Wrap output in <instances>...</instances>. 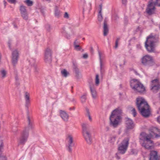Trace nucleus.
Returning a JSON list of instances; mask_svg holds the SVG:
<instances>
[{
  "mask_svg": "<svg viewBox=\"0 0 160 160\" xmlns=\"http://www.w3.org/2000/svg\"><path fill=\"white\" fill-rule=\"evenodd\" d=\"M28 127L25 128L21 134V136L19 138L18 143V144L24 145L27 140L29 135L28 131L30 129H32V122L30 117L27 116Z\"/></svg>",
  "mask_w": 160,
  "mask_h": 160,
  "instance_id": "nucleus-1",
  "label": "nucleus"
},
{
  "mask_svg": "<svg viewBox=\"0 0 160 160\" xmlns=\"http://www.w3.org/2000/svg\"><path fill=\"white\" fill-rule=\"evenodd\" d=\"M141 136H142L143 140V142L142 143L143 147L148 150L152 149L154 148V143L151 140L153 138V136L152 135L143 133L141 134Z\"/></svg>",
  "mask_w": 160,
  "mask_h": 160,
  "instance_id": "nucleus-2",
  "label": "nucleus"
},
{
  "mask_svg": "<svg viewBox=\"0 0 160 160\" xmlns=\"http://www.w3.org/2000/svg\"><path fill=\"white\" fill-rule=\"evenodd\" d=\"M121 110L116 109L112 112L110 117V124L114 128L117 127L120 124L121 121Z\"/></svg>",
  "mask_w": 160,
  "mask_h": 160,
  "instance_id": "nucleus-3",
  "label": "nucleus"
},
{
  "mask_svg": "<svg viewBox=\"0 0 160 160\" xmlns=\"http://www.w3.org/2000/svg\"><path fill=\"white\" fill-rule=\"evenodd\" d=\"M82 127L83 135L86 141L88 144H91L92 143V138L89 124L86 123H83L82 124Z\"/></svg>",
  "mask_w": 160,
  "mask_h": 160,
  "instance_id": "nucleus-4",
  "label": "nucleus"
},
{
  "mask_svg": "<svg viewBox=\"0 0 160 160\" xmlns=\"http://www.w3.org/2000/svg\"><path fill=\"white\" fill-rule=\"evenodd\" d=\"M157 40L151 35L148 37L145 42V47L147 50L150 52H154L155 50V43Z\"/></svg>",
  "mask_w": 160,
  "mask_h": 160,
  "instance_id": "nucleus-5",
  "label": "nucleus"
},
{
  "mask_svg": "<svg viewBox=\"0 0 160 160\" xmlns=\"http://www.w3.org/2000/svg\"><path fill=\"white\" fill-rule=\"evenodd\" d=\"M130 86L136 92L141 93L144 92L145 90V88L143 85L138 80H132L130 82Z\"/></svg>",
  "mask_w": 160,
  "mask_h": 160,
  "instance_id": "nucleus-6",
  "label": "nucleus"
},
{
  "mask_svg": "<svg viewBox=\"0 0 160 160\" xmlns=\"http://www.w3.org/2000/svg\"><path fill=\"white\" fill-rule=\"evenodd\" d=\"M136 105L138 110H142V112L143 113L144 109L149 108V106L145 100L142 98H138L137 99Z\"/></svg>",
  "mask_w": 160,
  "mask_h": 160,
  "instance_id": "nucleus-7",
  "label": "nucleus"
},
{
  "mask_svg": "<svg viewBox=\"0 0 160 160\" xmlns=\"http://www.w3.org/2000/svg\"><path fill=\"white\" fill-rule=\"evenodd\" d=\"M155 6L153 2V0H149L148 2L145 12L148 15L151 16L156 13Z\"/></svg>",
  "mask_w": 160,
  "mask_h": 160,
  "instance_id": "nucleus-8",
  "label": "nucleus"
},
{
  "mask_svg": "<svg viewBox=\"0 0 160 160\" xmlns=\"http://www.w3.org/2000/svg\"><path fill=\"white\" fill-rule=\"evenodd\" d=\"M142 63L144 66H151L154 64V62L152 57L149 55H146L142 58Z\"/></svg>",
  "mask_w": 160,
  "mask_h": 160,
  "instance_id": "nucleus-9",
  "label": "nucleus"
},
{
  "mask_svg": "<svg viewBox=\"0 0 160 160\" xmlns=\"http://www.w3.org/2000/svg\"><path fill=\"white\" fill-rule=\"evenodd\" d=\"M129 144V140L128 138L124 139L119 144L118 150L119 152L124 154L126 151Z\"/></svg>",
  "mask_w": 160,
  "mask_h": 160,
  "instance_id": "nucleus-10",
  "label": "nucleus"
},
{
  "mask_svg": "<svg viewBox=\"0 0 160 160\" xmlns=\"http://www.w3.org/2000/svg\"><path fill=\"white\" fill-rule=\"evenodd\" d=\"M66 140L68 142V144L66 146L67 150L69 152L71 153L72 152V147L74 145L72 136L71 135H68L67 137Z\"/></svg>",
  "mask_w": 160,
  "mask_h": 160,
  "instance_id": "nucleus-11",
  "label": "nucleus"
},
{
  "mask_svg": "<svg viewBox=\"0 0 160 160\" xmlns=\"http://www.w3.org/2000/svg\"><path fill=\"white\" fill-rule=\"evenodd\" d=\"M160 88V84L159 80L156 79L151 81L150 85L151 89L154 92H156Z\"/></svg>",
  "mask_w": 160,
  "mask_h": 160,
  "instance_id": "nucleus-12",
  "label": "nucleus"
},
{
  "mask_svg": "<svg viewBox=\"0 0 160 160\" xmlns=\"http://www.w3.org/2000/svg\"><path fill=\"white\" fill-rule=\"evenodd\" d=\"M52 52L51 50L48 48L46 49L44 53V61L47 63H50L52 61Z\"/></svg>",
  "mask_w": 160,
  "mask_h": 160,
  "instance_id": "nucleus-13",
  "label": "nucleus"
},
{
  "mask_svg": "<svg viewBox=\"0 0 160 160\" xmlns=\"http://www.w3.org/2000/svg\"><path fill=\"white\" fill-rule=\"evenodd\" d=\"M19 57L18 52L17 50H15L12 52V61L14 66L17 64Z\"/></svg>",
  "mask_w": 160,
  "mask_h": 160,
  "instance_id": "nucleus-14",
  "label": "nucleus"
},
{
  "mask_svg": "<svg viewBox=\"0 0 160 160\" xmlns=\"http://www.w3.org/2000/svg\"><path fill=\"white\" fill-rule=\"evenodd\" d=\"M151 134L153 136V138H158L160 137V130L156 127H152L150 129Z\"/></svg>",
  "mask_w": 160,
  "mask_h": 160,
  "instance_id": "nucleus-15",
  "label": "nucleus"
},
{
  "mask_svg": "<svg viewBox=\"0 0 160 160\" xmlns=\"http://www.w3.org/2000/svg\"><path fill=\"white\" fill-rule=\"evenodd\" d=\"M59 114L60 117L63 121L65 122H68V121L69 115L64 111L60 110L59 111Z\"/></svg>",
  "mask_w": 160,
  "mask_h": 160,
  "instance_id": "nucleus-16",
  "label": "nucleus"
},
{
  "mask_svg": "<svg viewBox=\"0 0 160 160\" xmlns=\"http://www.w3.org/2000/svg\"><path fill=\"white\" fill-rule=\"evenodd\" d=\"M158 158V152L155 151H151L150 153L149 160H157Z\"/></svg>",
  "mask_w": 160,
  "mask_h": 160,
  "instance_id": "nucleus-17",
  "label": "nucleus"
},
{
  "mask_svg": "<svg viewBox=\"0 0 160 160\" xmlns=\"http://www.w3.org/2000/svg\"><path fill=\"white\" fill-rule=\"evenodd\" d=\"M71 33L68 32H67L65 30V28L63 27L62 29V32L63 33H65L66 34L67 38L68 39H69L71 38V36L72 35H74L75 34L74 31L73 30L71 29Z\"/></svg>",
  "mask_w": 160,
  "mask_h": 160,
  "instance_id": "nucleus-18",
  "label": "nucleus"
},
{
  "mask_svg": "<svg viewBox=\"0 0 160 160\" xmlns=\"http://www.w3.org/2000/svg\"><path fill=\"white\" fill-rule=\"evenodd\" d=\"M89 86L93 98H96L97 96V93L94 85L93 84L91 83L89 84Z\"/></svg>",
  "mask_w": 160,
  "mask_h": 160,
  "instance_id": "nucleus-19",
  "label": "nucleus"
},
{
  "mask_svg": "<svg viewBox=\"0 0 160 160\" xmlns=\"http://www.w3.org/2000/svg\"><path fill=\"white\" fill-rule=\"evenodd\" d=\"M126 127L128 129H132L134 126L132 121L129 118H127L126 121Z\"/></svg>",
  "mask_w": 160,
  "mask_h": 160,
  "instance_id": "nucleus-20",
  "label": "nucleus"
},
{
  "mask_svg": "<svg viewBox=\"0 0 160 160\" xmlns=\"http://www.w3.org/2000/svg\"><path fill=\"white\" fill-rule=\"evenodd\" d=\"M103 35L104 36H106L107 35L108 32V25L107 23V21L106 19H105L103 23Z\"/></svg>",
  "mask_w": 160,
  "mask_h": 160,
  "instance_id": "nucleus-21",
  "label": "nucleus"
},
{
  "mask_svg": "<svg viewBox=\"0 0 160 160\" xmlns=\"http://www.w3.org/2000/svg\"><path fill=\"white\" fill-rule=\"evenodd\" d=\"M141 114L144 117H148L150 114V111L149 108L144 109L143 113L142 112V110H139Z\"/></svg>",
  "mask_w": 160,
  "mask_h": 160,
  "instance_id": "nucleus-22",
  "label": "nucleus"
},
{
  "mask_svg": "<svg viewBox=\"0 0 160 160\" xmlns=\"http://www.w3.org/2000/svg\"><path fill=\"white\" fill-rule=\"evenodd\" d=\"M54 14L55 16L58 18L60 17L61 14V12L58 10L57 6L55 7Z\"/></svg>",
  "mask_w": 160,
  "mask_h": 160,
  "instance_id": "nucleus-23",
  "label": "nucleus"
},
{
  "mask_svg": "<svg viewBox=\"0 0 160 160\" xmlns=\"http://www.w3.org/2000/svg\"><path fill=\"white\" fill-rule=\"evenodd\" d=\"M20 10L21 14L27 12L26 7L23 5H21L20 6Z\"/></svg>",
  "mask_w": 160,
  "mask_h": 160,
  "instance_id": "nucleus-24",
  "label": "nucleus"
},
{
  "mask_svg": "<svg viewBox=\"0 0 160 160\" xmlns=\"http://www.w3.org/2000/svg\"><path fill=\"white\" fill-rule=\"evenodd\" d=\"M23 19L25 20H28V12L21 14Z\"/></svg>",
  "mask_w": 160,
  "mask_h": 160,
  "instance_id": "nucleus-25",
  "label": "nucleus"
},
{
  "mask_svg": "<svg viewBox=\"0 0 160 160\" xmlns=\"http://www.w3.org/2000/svg\"><path fill=\"white\" fill-rule=\"evenodd\" d=\"M0 75L2 78H5L7 74L6 71L4 69H2L0 71Z\"/></svg>",
  "mask_w": 160,
  "mask_h": 160,
  "instance_id": "nucleus-26",
  "label": "nucleus"
},
{
  "mask_svg": "<svg viewBox=\"0 0 160 160\" xmlns=\"http://www.w3.org/2000/svg\"><path fill=\"white\" fill-rule=\"evenodd\" d=\"M87 94L84 93V94L80 97L81 101L82 103H84L86 102L87 99L86 98Z\"/></svg>",
  "mask_w": 160,
  "mask_h": 160,
  "instance_id": "nucleus-27",
  "label": "nucleus"
},
{
  "mask_svg": "<svg viewBox=\"0 0 160 160\" xmlns=\"http://www.w3.org/2000/svg\"><path fill=\"white\" fill-rule=\"evenodd\" d=\"M61 73L63 76L65 77H67L69 74V73L65 69L61 71Z\"/></svg>",
  "mask_w": 160,
  "mask_h": 160,
  "instance_id": "nucleus-28",
  "label": "nucleus"
},
{
  "mask_svg": "<svg viewBox=\"0 0 160 160\" xmlns=\"http://www.w3.org/2000/svg\"><path fill=\"white\" fill-rule=\"evenodd\" d=\"M98 52L99 55L100 61V62H102V60L103 58L102 54L101 52L99 50H98Z\"/></svg>",
  "mask_w": 160,
  "mask_h": 160,
  "instance_id": "nucleus-29",
  "label": "nucleus"
},
{
  "mask_svg": "<svg viewBox=\"0 0 160 160\" xmlns=\"http://www.w3.org/2000/svg\"><path fill=\"white\" fill-rule=\"evenodd\" d=\"M99 83V75L96 74L95 78V84L96 85L98 86Z\"/></svg>",
  "mask_w": 160,
  "mask_h": 160,
  "instance_id": "nucleus-30",
  "label": "nucleus"
},
{
  "mask_svg": "<svg viewBox=\"0 0 160 160\" xmlns=\"http://www.w3.org/2000/svg\"><path fill=\"white\" fill-rule=\"evenodd\" d=\"M73 68L75 72L79 71V69L78 68L77 65L76 64H75L74 62H73Z\"/></svg>",
  "mask_w": 160,
  "mask_h": 160,
  "instance_id": "nucleus-31",
  "label": "nucleus"
},
{
  "mask_svg": "<svg viewBox=\"0 0 160 160\" xmlns=\"http://www.w3.org/2000/svg\"><path fill=\"white\" fill-rule=\"evenodd\" d=\"M76 74V78H80L82 77V75L79 72V71L75 72Z\"/></svg>",
  "mask_w": 160,
  "mask_h": 160,
  "instance_id": "nucleus-32",
  "label": "nucleus"
},
{
  "mask_svg": "<svg viewBox=\"0 0 160 160\" xmlns=\"http://www.w3.org/2000/svg\"><path fill=\"white\" fill-rule=\"evenodd\" d=\"M120 39L119 38H117V39L115 41V45L114 48L115 49H117L118 47V42Z\"/></svg>",
  "mask_w": 160,
  "mask_h": 160,
  "instance_id": "nucleus-33",
  "label": "nucleus"
},
{
  "mask_svg": "<svg viewBox=\"0 0 160 160\" xmlns=\"http://www.w3.org/2000/svg\"><path fill=\"white\" fill-rule=\"evenodd\" d=\"M45 28L47 31L48 32H50L52 29L50 25L49 24H47L46 25Z\"/></svg>",
  "mask_w": 160,
  "mask_h": 160,
  "instance_id": "nucleus-34",
  "label": "nucleus"
},
{
  "mask_svg": "<svg viewBox=\"0 0 160 160\" xmlns=\"http://www.w3.org/2000/svg\"><path fill=\"white\" fill-rule=\"evenodd\" d=\"M153 2L155 6H157L158 7H160V0H156L155 2L153 1Z\"/></svg>",
  "mask_w": 160,
  "mask_h": 160,
  "instance_id": "nucleus-35",
  "label": "nucleus"
},
{
  "mask_svg": "<svg viewBox=\"0 0 160 160\" xmlns=\"http://www.w3.org/2000/svg\"><path fill=\"white\" fill-rule=\"evenodd\" d=\"M25 100H30L29 94L28 92H26L25 94Z\"/></svg>",
  "mask_w": 160,
  "mask_h": 160,
  "instance_id": "nucleus-36",
  "label": "nucleus"
},
{
  "mask_svg": "<svg viewBox=\"0 0 160 160\" xmlns=\"http://www.w3.org/2000/svg\"><path fill=\"white\" fill-rule=\"evenodd\" d=\"M103 18L102 16L101 13H98V20L99 21L101 22Z\"/></svg>",
  "mask_w": 160,
  "mask_h": 160,
  "instance_id": "nucleus-37",
  "label": "nucleus"
},
{
  "mask_svg": "<svg viewBox=\"0 0 160 160\" xmlns=\"http://www.w3.org/2000/svg\"><path fill=\"white\" fill-rule=\"evenodd\" d=\"M138 153V151L136 149H132L131 150V153L133 155H136Z\"/></svg>",
  "mask_w": 160,
  "mask_h": 160,
  "instance_id": "nucleus-38",
  "label": "nucleus"
},
{
  "mask_svg": "<svg viewBox=\"0 0 160 160\" xmlns=\"http://www.w3.org/2000/svg\"><path fill=\"white\" fill-rule=\"evenodd\" d=\"M30 104V100H25V106L27 108H28Z\"/></svg>",
  "mask_w": 160,
  "mask_h": 160,
  "instance_id": "nucleus-39",
  "label": "nucleus"
},
{
  "mask_svg": "<svg viewBox=\"0 0 160 160\" xmlns=\"http://www.w3.org/2000/svg\"><path fill=\"white\" fill-rule=\"evenodd\" d=\"M29 62L30 64L31 65H34L35 62V59H31L29 60Z\"/></svg>",
  "mask_w": 160,
  "mask_h": 160,
  "instance_id": "nucleus-40",
  "label": "nucleus"
},
{
  "mask_svg": "<svg viewBox=\"0 0 160 160\" xmlns=\"http://www.w3.org/2000/svg\"><path fill=\"white\" fill-rule=\"evenodd\" d=\"M74 47L75 49L77 51H80L82 49L81 48L79 45L76 46Z\"/></svg>",
  "mask_w": 160,
  "mask_h": 160,
  "instance_id": "nucleus-41",
  "label": "nucleus"
},
{
  "mask_svg": "<svg viewBox=\"0 0 160 160\" xmlns=\"http://www.w3.org/2000/svg\"><path fill=\"white\" fill-rule=\"evenodd\" d=\"M28 6H31L32 5L33 2L31 0L29 1L28 2L26 3Z\"/></svg>",
  "mask_w": 160,
  "mask_h": 160,
  "instance_id": "nucleus-42",
  "label": "nucleus"
},
{
  "mask_svg": "<svg viewBox=\"0 0 160 160\" xmlns=\"http://www.w3.org/2000/svg\"><path fill=\"white\" fill-rule=\"evenodd\" d=\"M132 114L134 117H135L137 114V113L135 108H133L132 110Z\"/></svg>",
  "mask_w": 160,
  "mask_h": 160,
  "instance_id": "nucleus-43",
  "label": "nucleus"
},
{
  "mask_svg": "<svg viewBox=\"0 0 160 160\" xmlns=\"http://www.w3.org/2000/svg\"><path fill=\"white\" fill-rule=\"evenodd\" d=\"M79 42L78 41L77 39H76L74 42V46H77L79 45Z\"/></svg>",
  "mask_w": 160,
  "mask_h": 160,
  "instance_id": "nucleus-44",
  "label": "nucleus"
},
{
  "mask_svg": "<svg viewBox=\"0 0 160 160\" xmlns=\"http://www.w3.org/2000/svg\"><path fill=\"white\" fill-rule=\"evenodd\" d=\"M8 2L14 4L16 2V0H8Z\"/></svg>",
  "mask_w": 160,
  "mask_h": 160,
  "instance_id": "nucleus-45",
  "label": "nucleus"
},
{
  "mask_svg": "<svg viewBox=\"0 0 160 160\" xmlns=\"http://www.w3.org/2000/svg\"><path fill=\"white\" fill-rule=\"evenodd\" d=\"M64 17V18H69V15L67 12H65Z\"/></svg>",
  "mask_w": 160,
  "mask_h": 160,
  "instance_id": "nucleus-46",
  "label": "nucleus"
},
{
  "mask_svg": "<svg viewBox=\"0 0 160 160\" xmlns=\"http://www.w3.org/2000/svg\"><path fill=\"white\" fill-rule=\"evenodd\" d=\"M0 151L2 149L3 146V143H2V141L0 142Z\"/></svg>",
  "mask_w": 160,
  "mask_h": 160,
  "instance_id": "nucleus-47",
  "label": "nucleus"
},
{
  "mask_svg": "<svg viewBox=\"0 0 160 160\" xmlns=\"http://www.w3.org/2000/svg\"><path fill=\"white\" fill-rule=\"evenodd\" d=\"M102 4H101L99 5V10L98 13H101L102 11Z\"/></svg>",
  "mask_w": 160,
  "mask_h": 160,
  "instance_id": "nucleus-48",
  "label": "nucleus"
},
{
  "mask_svg": "<svg viewBox=\"0 0 160 160\" xmlns=\"http://www.w3.org/2000/svg\"><path fill=\"white\" fill-rule=\"evenodd\" d=\"M0 160H7L6 157L4 156L0 157Z\"/></svg>",
  "mask_w": 160,
  "mask_h": 160,
  "instance_id": "nucleus-49",
  "label": "nucleus"
},
{
  "mask_svg": "<svg viewBox=\"0 0 160 160\" xmlns=\"http://www.w3.org/2000/svg\"><path fill=\"white\" fill-rule=\"evenodd\" d=\"M116 136H112V137H111V140L113 142L114 141L116 138Z\"/></svg>",
  "mask_w": 160,
  "mask_h": 160,
  "instance_id": "nucleus-50",
  "label": "nucleus"
},
{
  "mask_svg": "<svg viewBox=\"0 0 160 160\" xmlns=\"http://www.w3.org/2000/svg\"><path fill=\"white\" fill-rule=\"evenodd\" d=\"M100 70L104 69L102 62H100Z\"/></svg>",
  "mask_w": 160,
  "mask_h": 160,
  "instance_id": "nucleus-51",
  "label": "nucleus"
},
{
  "mask_svg": "<svg viewBox=\"0 0 160 160\" xmlns=\"http://www.w3.org/2000/svg\"><path fill=\"white\" fill-rule=\"evenodd\" d=\"M88 57V55L87 53H85L83 55V58H87Z\"/></svg>",
  "mask_w": 160,
  "mask_h": 160,
  "instance_id": "nucleus-52",
  "label": "nucleus"
},
{
  "mask_svg": "<svg viewBox=\"0 0 160 160\" xmlns=\"http://www.w3.org/2000/svg\"><path fill=\"white\" fill-rule=\"evenodd\" d=\"M11 41L9 40L8 42V46L9 47V48L10 49H11Z\"/></svg>",
  "mask_w": 160,
  "mask_h": 160,
  "instance_id": "nucleus-53",
  "label": "nucleus"
},
{
  "mask_svg": "<svg viewBox=\"0 0 160 160\" xmlns=\"http://www.w3.org/2000/svg\"><path fill=\"white\" fill-rule=\"evenodd\" d=\"M105 71L104 69L100 70V73L102 75Z\"/></svg>",
  "mask_w": 160,
  "mask_h": 160,
  "instance_id": "nucleus-54",
  "label": "nucleus"
},
{
  "mask_svg": "<svg viewBox=\"0 0 160 160\" xmlns=\"http://www.w3.org/2000/svg\"><path fill=\"white\" fill-rule=\"evenodd\" d=\"M18 131L17 129L15 128H12V131L14 132H16Z\"/></svg>",
  "mask_w": 160,
  "mask_h": 160,
  "instance_id": "nucleus-55",
  "label": "nucleus"
},
{
  "mask_svg": "<svg viewBox=\"0 0 160 160\" xmlns=\"http://www.w3.org/2000/svg\"><path fill=\"white\" fill-rule=\"evenodd\" d=\"M88 118H89V120L91 121V122L92 121V118L91 117L90 115V114H88Z\"/></svg>",
  "mask_w": 160,
  "mask_h": 160,
  "instance_id": "nucleus-56",
  "label": "nucleus"
},
{
  "mask_svg": "<svg viewBox=\"0 0 160 160\" xmlns=\"http://www.w3.org/2000/svg\"><path fill=\"white\" fill-rule=\"evenodd\" d=\"M127 0H122V3L124 4H126Z\"/></svg>",
  "mask_w": 160,
  "mask_h": 160,
  "instance_id": "nucleus-57",
  "label": "nucleus"
},
{
  "mask_svg": "<svg viewBox=\"0 0 160 160\" xmlns=\"http://www.w3.org/2000/svg\"><path fill=\"white\" fill-rule=\"evenodd\" d=\"M157 120L158 122L160 123V116L157 118Z\"/></svg>",
  "mask_w": 160,
  "mask_h": 160,
  "instance_id": "nucleus-58",
  "label": "nucleus"
},
{
  "mask_svg": "<svg viewBox=\"0 0 160 160\" xmlns=\"http://www.w3.org/2000/svg\"><path fill=\"white\" fill-rule=\"evenodd\" d=\"M86 111L87 113V115H88V114H90L89 112V109H86Z\"/></svg>",
  "mask_w": 160,
  "mask_h": 160,
  "instance_id": "nucleus-59",
  "label": "nucleus"
},
{
  "mask_svg": "<svg viewBox=\"0 0 160 160\" xmlns=\"http://www.w3.org/2000/svg\"><path fill=\"white\" fill-rule=\"evenodd\" d=\"M6 2L4 1V5L5 7V6H6Z\"/></svg>",
  "mask_w": 160,
  "mask_h": 160,
  "instance_id": "nucleus-60",
  "label": "nucleus"
},
{
  "mask_svg": "<svg viewBox=\"0 0 160 160\" xmlns=\"http://www.w3.org/2000/svg\"><path fill=\"white\" fill-rule=\"evenodd\" d=\"M158 160H160V155L159 156V158H158Z\"/></svg>",
  "mask_w": 160,
  "mask_h": 160,
  "instance_id": "nucleus-61",
  "label": "nucleus"
},
{
  "mask_svg": "<svg viewBox=\"0 0 160 160\" xmlns=\"http://www.w3.org/2000/svg\"><path fill=\"white\" fill-rule=\"evenodd\" d=\"M117 158H118V159H120V158H119L117 157Z\"/></svg>",
  "mask_w": 160,
  "mask_h": 160,
  "instance_id": "nucleus-62",
  "label": "nucleus"
},
{
  "mask_svg": "<svg viewBox=\"0 0 160 160\" xmlns=\"http://www.w3.org/2000/svg\"><path fill=\"white\" fill-rule=\"evenodd\" d=\"M84 39V38H83V39Z\"/></svg>",
  "mask_w": 160,
  "mask_h": 160,
  "instance_id": "nucleus-63",
  "label": "nucleus"
}]
</instances>
